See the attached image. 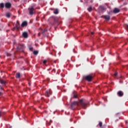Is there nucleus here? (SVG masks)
Listing matches in <instances>:
<instances>
[{"instance_id":"obj_1","label":"nucleus","mask_w":128,"mask_h":128,"mask_svg":"<svg viewBox=\"0 0 128 128\" xmlns=\"http://www.w3.org/2000/svg\"><path fill=\"white\" fill-rule=\"evenodd\" d=\"M34 6H36V4H33L30 8H28L29 14H30V16H32V14L36 12Z\"/></svg>"},{"instance_id":"obj_2","label":"nucleus","mask_w":128,"mask_h":128,"mask_svg":"<svg viewBox=\"0 0 128 128\" xmlns=\"http://www.w3.org/2000/svg\"><path fill=\"white\" fill-rule=\"evenodd\" d=\"M84 80H87V82H90L94 78V76H92V74L86 75L84 76Z\"/></svg>"},{"instance_id":"obj_3","label":"nucleus","mask_w":128,"mask_h":128,"mask_svg":"<svg viewBox=\"0 0 128 128\" xmlns=\"http://www.w3.org/2000/svg\"><path fill=\"white\" fill-rule=\"evenodd\" d=\"M72 110H76L78 106V103L76 101H74L70 104Z\"/></svg>"},{"instance_id":"obj_4","label":"nucleus","mask_w":128,"mask_h":128,"mask_svg":"<svg viewBox=\"0 0 128 128\" xmlns=\"http://www.w3.org/2000/svg\"><path fill=\"white\" fill-rule=\"evenodd\" d=\"M80 104L82 108H86V105L88 104L84 102V99H81L80 100Z\"/></svg>"},{"instance_id":"obj_5","label":"nucleus","mask_w":128,"mask_h":128,"mask_svg":"<svg viewBox=\"0 0 128 128\" xmlns=\"http://www.w3.org/2000/svg\"><path fill=\"white\" fill-rule=\"evenodd\" d=\"M17 50H20V52H24V44H20L17 46Z\"/></svg>"},{"instance_id":"obj_6","label":"nucleus","mask_w":128,"mask_h":128,"mask_svg":"<svg viewBox=\"0 0 128 128\" xmlns=\"http://www.w3.org/2000/svg\"><path fill=\"white\" fill-rule=\"evenodd\" d=\"M52 95V92H50V90H47L46 91L45 96H47V98H50V96Z\"/></svg>"},{"instance_id":"obj_7","label":"nucleus","mask_w":128,"mask_h":128,"mask_svg":"<svg viewBox=\"0 0 128 128\" xmlns=\"http://www.w3.org/2000/svg\"><path fill=\"white\" fill-rule=\"evenodd\" d=\"M5 8H12V4L10 2L5 4Z\"/></svg>"},{"instance_id":"obj_8","label":"nucleus","mask_w":128,"mask_h":128,"mask_svg":"<svg viewBox=\"0 0 128 128\" xmlns=\"http://www.w3.org/2000/svg\"><path fill=\"white\" fill-rule=\"evenodd\" d=\"M20 26V22L18 20H17L16 26L14 28V30H16H16H19Z\"/></svg>"},{"instance_id":"obj_9","label":"nucleus","mask_w":128,"mask_h":128,"mask_svg":"<svg viewBox=\"0 0 128 128\" xmlns=\"http://www.w3.org/2000/svg\"><path fill=\"white\" fill-rule=\"evenodd\" d=\"M117 96H120V98H122V96H124V92L122 91H118L117 92Z\"/></svg>"},{"instance_id":"obj_10","label":"nucleus","mask_w":128,"mask_h":128,"mask_svg":"<svg viewBox=\"0 0 128 128\" xmlns=\"http://www.w3.org/2000/svg\"><path fill=\"white\" fill-rule=\"evenodd\" d=\"M22 36L24 38H28V32H24L22 33Z\"/></svg>"},{"instance_id":"obj_11","label":"nucleus","mask_w":128,"mask_h":128,"mask_svg":"<svg viewBox=\"0 0 128 128\" xmlns=\"http://www.w3.org/2000/svg\"><path fill=\"white\" fill-rule=\"evenodd\" d=\"M104 18L106 20H110V16L109 15H104Z\"/></svg>"},{"instance_id":"obj_12","label":"nucleus","mask_w":128,"mask_h":128,"mask_svg":"<svg viewBox=\"0 0 128 128\" xmlns=\"http://www.w3.org/2000/svg\"><path fill=\"white\" fill-rule=\"evenodd\" d=\"M120 12V9H118V8H115L113 10V12L114 14H118V13Z\"/></svg>"},{"instance_id":"obj_13","label":"nucleus","mask_w":128,"mask_h":128,"mask_svg":"<svg viewBox=\"0 0 128 128\" xmlns=\"http://www.w3.org/2000/svg\"><path fill=\"white\" fill-rule=\"evenodd\" d=\"M21 26L22 28H24V26H28V22L24 21V22H22Z\"/></svg>"},{"instance_id":"obj_14","label":"nucleus","mask_w":128,"mask_h":128,"mask_svg":"<svg viewBox=\"0 0 128 128\" xmlns=\"http://www.w3.org/2000/svg\"><path fill=\"white\" fill-rule=\"evenodd\" d=\"M15 76H16V78H20V73L17 72Z\"/></svg>"},{"instance_id":"obj_15","label":"nucleus","mask_w":128,"mask_h":128,"mask_svg":"<svg viewBox=\"0 0 128 128\" xmlns=\"http://www.w3.org/2000/svg\"><path fill=\"white\" fill-rule=\"evenodd\" d=\"M99 10H106V8H104V6H99Z\"/></svg>"},{"instance_id":"obj_16","label":"nucleus","mask_w":128,"mask_h":128,"mask_svg":"<svg viewBox=\"0 0 128 128\" xmlns=\"http://www.w3.org/2000/svg\"><path fill=\"white\" fill-rule=\"evenodd\" d=\"M10 16H12V14H10V12H8L6 14V17L8 18H10Z\"/></svg>"},{"instance_id":"obj_17","label":"nucleus","mask_w":128,"mask_h":128,"mask_svg":"<svg viewBox=\"0 0 128 128\" xmlns=\"http://www.w3.org/2000/svg\"><path fill=\"white\" fill-rule=\"evenodd\" d=\"M0 82L2 84H6V81H4V80H2V79L0 80Z\"/></svg>"},{"instance_id":"obj_18","label":"nucleus","mask_w":128,"mask_h":128,"mask_svg":"<svg viewBox=\"0 0 128 128\" xmlns=\"http://www.w3.org/2000/svg\"><path fill=\"white\" fill-rule=\"evenodd\" d=\"M54 14H58V9H56L54 12Z\"/></svg>"},{"instance_id":"obj_19","label":"nucleus","mask_w":128,"mask_h":128,"mask_svg":"<svg viewBox=\"0 0 128 128\" xmlns=\"http://www.w3.org/2000/svg\"><path fill=\"white\" fill-rule=\"evenodd\" d=\"M4 8V3L0 4V8Z\"/></svg>"},{"instance_id":"obj_20","label":"nucleus","mask_w":128,"mask_h":128,"mask_svg":"<svg viewBox=\"0 0 128 128\" xmlns=\"http://www.w3.org/2000/svg\"><path fill=\"white\" fill-rule=\"evenodd\" d=\"M88 12H92V6H90L88 8Z\"/></svg>"},{"instance_id":"obj_21","label":"nucleus","mask_w":128,"mask_h":128,"mask_svg":"<svg viewBox=\"0 0 128 128\" xmlns=\"http://www.w3.org/2000/svg\"><path fill=\"white\" fill-rule=\"evenodd\" d=\"M38 50H34V54L35 56L38 55Z\"/></svg>"},{"instance_id":"obj_22","label":"nucleus","mask_w":128,"mask_h":128,"mask_svg":"<svg viewBox=\"0 0 128 128\" xmlns=\"http://www.w3.org/2000/svg\"><path fill=\"white\" fill-rule=\"evenodd\" d=\"M48 32V30L44 29V31L42 32V34H44V33H45V32Z\"/></svg>"},{"instance_id":"obj_23","label":"nucleus","mask_w":128,"mask_h":128,"mask_svg":"<svg viewBox=\"0 0 128 128\" xmlns=\"http://www.w3.org/2000/svg\"><path fill=\"white\" fill-rule=\"evenodd\" d=\"M99 126H100V128H102V122H99Z\"/></svg>"},{"instance_id":"obj_24","label":"nucleus","mask_w":128,"mask_h":128,"mask_svg":"<svg viewBox=\"0 0 128 128\" xmlns=\"http://www.w3.org/2000/svg\"><path fill=\"white\" fill-rule=\"evenodd\" d=\"M74 98H78V94H74Z\"/></svg>"},{"instance_id":"obj_25","label":"nucleus","mask_w":128,"mask_h":128,"mask_svg":"<svg viewBox=\"0 0 128 128\" xmlns=\"http://www.w3.org/2000/svg\"><path fill=\"white\" fill-rule=\"evenodd\" d=\"M47 60H44V61H43V64H46V62H47Z\"/></svg>"},{"instance_id":"obj_26","label":"nucleus","mask_w":128,"mask_h":128,"mask_svg":"<svg viewBox=\"0 0 128 128\" xmlns=\"http://www.w3.org/2000/svg\"><path fill=\"white\" fill-rule=\"evenodd\" d=\"M118 76V72H115L114 74V76Z\"/></svg>"},{"instance_id":"obj_27","label":"nucleus","mask_w":128,"mask_h":128,"mask_svg":"<svg viewBox=\"0 0 128 128\" xmlns=\"http://www.w3.org/2000/svg\"><path fill=\"white\" fill-rule=\"evenodd\" d=\"M126 30H128V24H126Z\"/></svg>"},{"instance_id":"obj_28","label":"nucleus","mask_w":128,"mask_h":128,"mask_svg":"<svg viewBox=\"0 0 128 128\" xmlns=\"http://www.w3.org/2000/svg\"><path fill=\"white\" fill-rule=\"evenodd\" d=\"M7 56H10V54H8Z\"/></svg>"},{"instance_id":"obj_29","label":"nucleus","mask_w":128,"mask_h":128,"mask_svg":"<svg viewBox=\"0 0 128 128\" xmlns=\"http://www.w3.org/2000/svg\"><path fill=\"white\" fill-rule=\"evenodd\" d=\"M0 118H2V112L0 111Z\"/></svg>"},{"instance_id":"obj_30","label":"nucleus","mask_w":128,"mask_h":128,"mask_svg":"<svg viewBox=\"0 0 128 128\" xmlns=\"http://www.w3.org/2000/svg\"><path fill=\"white\" fill-rule=\"evenodd\" d=\"M0 90H3L2 87V86H0Z\"/></svg>"},{"instance_id":"obj_31","label":"nucleus","mask_w":128,"mask_h":128,"mask_svg":"<svg viewBox=\"0 0 128 128\" xmlns=\"http://www.w3.org/2000/svg\"><path fill=\"white\" fill-rule=\"evenodd\" d=\"M40 36V33H38V36Z\"/></svg>"},{"instance_id":"obj_32","label":"nucleus","mask_w":128,"mask_h":128,"mask_svg":"<svg viewBox=\"0 0 128 128\" xmlns=\"http://www.w3.org/2000/svg\"><path fill=\"white\" fill-rule=\"evenodd\" d=\"M30 50H32V48H30Z\"/></svg>"},{"instance_id":"obj_33","label":"nucleus","mask_w":128,"mask_h":128,"mask_svg":"<svg viewBox=\"0 0 128 128\" xmlns=\"http://www.w3.org/2000/svg\"><path fill=\"white\" fill-rule=\"evenodd\" d=\"M94 34V32H91V34H92H92Z\"/></svg>"},{"instance_id":"obj_34","label":"nucleus","mask_w":128,"mask_h":128,"mask_svg":"<svg viewBox=\"0 0 128 128\" xmlns=\"http://www.w3.org/2000/svg\"><path fill=\"white\" fill-rule=\"evenodd\" d=\"M0 94H2V92H0Z\"/></svg>"},{"instance_id":"obj_35","label":"nucleus","mask_w":128,"mask_h":128,"mask_svg":"<svg viewBox=\"0 0 128 128\" xmlns=\"http://www.w3.org/2000/svg\"><path fill=\"white\" fill-rule=\"evenodd\" d=\"M108 14H110V12H108Z\"/></svg>"},{"instance_id":"obj_36","label":"nucleus","mask_w":128,"mask_h":128,"mask_svg":"<svg viewBox=\"0 0 128 128\" xmlns=\"http://www.w3.org/2000/svg\"><path fill=\"white\" fill-rule=\"evenodd\" d=\"M16 16H13V18H15Z\"/></svg>"},{"instance_id":"obj_37","label":"nucleus","mask_w":128,"mask_h":128,"mask_svg":"<svg viewBox=\"0 0 128 128\" xmlns=\"http://www.w3.org/2000/svg\"><path fill=\"white\" fill-rule=\"evenodd\" d=\"M48 70H50V69H48Z\"/></svg>"},{"instance_id":"obj_38","label":"nucleus","mask_w":128,"mask_h":128,"mask_svg":"<svg viewBox=\"0 0 128 128\" xmlns=\"http://www.w3.org/2000/svg\"><path fill=\"white\" fill-rule=\"evenodd\" d=\"M1 26H2V25H1Z\"/></svg>"}]
</instances>
